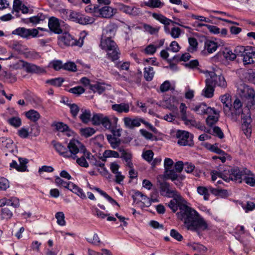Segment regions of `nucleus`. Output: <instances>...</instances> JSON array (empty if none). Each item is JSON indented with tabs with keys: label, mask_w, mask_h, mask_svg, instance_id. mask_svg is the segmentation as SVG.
Listing matches in <instances>:
<instances>
[{
	"label": "nucleus",
	"mask_w": 255,
	"mask_h": 255,
	"mask_svg": "<svg viewBox=\"0 0 255 255\" xmlns=\"http://www.w3.org/2000/svg\"><path fill=\"white\" fill-rule=\"evenodd\" d=\"M14 146L12 139L6 137H0V148L2 150L7 149L9 151H13Z\"/></svg>",
	"instance_id": "nucleus-25"
},
{
	"label": "nucleus",
	"mask_w": 255,
	"mask_h": 255,
	"mask_svg": "<svg viewBox=\"0 0 255 255\" xmlns=\"http://www.w3.org/2000/svg\"><path fill=\"white\" fill-rule=\"evenodd\" d=\"M174 169H166L164 172V177L167 179H170L171 181L176 179V177L179 176Z\"/></svg>",
	"instance_id": "nucleus-48"
},
{
	"label": "nucleus",
	"mask_w": 255,
	"mask_h": 255,
	"mask_svg": "<svg viewBox=\"0 0 255 255\" xmlns=\"http://www.w3.org/2000/svg\"><path fill=\"white\" fill-rule=\"evenodd\" d=\"M90 89L94 93L102 94L106 89V85L104 83H96L90 85Z\"/></svg>",
	"instance_id": "nucleus-35"
},
{
	"label": "nucleus",
	"mask_w": 255,
	"mask_h": 255,
	"mask_svg": "<svg viewBox=\"0 0 255 255\" xmlns=\"http://www.w3.org/2000/svg\"><path fill=\"white\" fill-rule=\"evenodd\" d=\"M52 143L55 150L64 157L68 158V148L63 145L61 143L53 141Z\"/></svg>",
	"instance_id": "nucleus-29"
},
{
	"label": "nucleus",
	"mask_w": 255,
	"mask_h": 255,
	"mask_svg": "<svg viewBox=\"0 0 255 255\" xmlns=\"http://www.w3.org/2000/svg\"><path fill=\"white\" fill-rule=\"evenodd\" d=\"M191 110L195 112L197 114L204 115L212 112L213 108L207 106L204 103H201L192 108Z\"/></svg>",
	"instance_id": "nucleus-21"
},
{
	"label": "nucleus",
	"mask_w": 255,
	"mask_h": 255,
	"mask_svg": "<svg viewBox=\"0 0 255 255\" xmlns=\"http://www.w3.org/2000/svg\"><path fill=\"white\" fill-rule=\"evenodd\" d=\"M112 108L113 110L119 113L128 112V105L126 104H115Z\"/></svg>",
	"instance_id": "nucleus-49"
},
{
	"label": "nucleus",
	"mask_w": 255,
	"mask_h": 255,
	"mask_svg": "<svg viewBox=\"0 0 255 255\" xmlns=\"http://www.w3.org/2000/svg\"><path fill=\"white\" fill-rule=\"evenodd\" d=\"M38 31L36 28L28 29L25 27H18L13 30L11 34L18 35L23 38L29 39L31 37H35L38 35Z\"/></svg>",
	"instance_id": "nucleus-10"
},
{
	"label": "nucleus",
	"mask_w": 255,
	"mask_h": 255,
	"mask_svg": "<svg viewBox=\"0 0 255 255\" xmlns=\"http://www.w3.org/2000/svg\"><path fill=\"white\" fill-rule=\"evenodd\" d=\"M68 190H70L73 193L78 195L82 199H85L86 198V196L83 189L79 187L73 183H72L70 184V187Z\"/></svg>",
	"instance_id": "nucleus-33"
},
{
	"label": "nucleus",
	"mask_w": 255,
	"mask_h": 255,
	"mask_svg": "<svg viewBox=\"0 0 255 255\" xmlns=\"http://www.w3.org/2000/svg\"><path fill=\"white\" fill-rule=\"evenodd\" d=\"M139 132L141 135L143 136L145 139L150 140H156L157 138L151 133L147 131L145 129H140Z\"/></svg>",
	"instance_id": "nucleus-54"
},
{
	"label": "nucleus",
	"mask_w": 255,
	"mask_h": 255,
	"mask_svg": "<svg viewBox=\"0 0 255 255\" xmlns=\"http://www.w3.org/2000/svg\"><path fill=\"white\" fill-rule=\"evenodd\" d=\"M173 199L171 200L168 203V207L172 210L173 212H176L178 208L180 209V212L177 214V217H178V214L181 212V207L183 206H186L185 205L182 204L183 198L179 194V192L177 193V195L172 197Z\"/></svg>",
	"instance_id": "nucleus-15"
},
{
	"label": "nucleus",
	"mask_w": 255,
	"mask_h": 255,
	"mask_svg": "<svg viewBox=\"0 0 255 255\" xmlns=\"http://www.w3.org/2000/svg\"><path fill=\"white\" fill-rule=\"evenodd\" d=\"M181 210V213L178 214V218L184 222L188 230L204 231L208 228L207 222L196 210L187 206H182Z\"/></svg>",
	"instance_id": "nucleus-1"
},
{
	"label": "nucleus",
	"mask_w": 255,
	"mask_h": 255,
	"mask_svg": "<svg viewBox=\"0 0 255 255\" xmlns=\"http://www.w3.org/2000/svg\"><path fill=\"white\" fill-rule=\"evenodd\" d=\"M119 164L115 162L110 164V168L111 171L115 174L116 182L121 184L123 181L124 176L122 175L120 172H119Z\"/></svg>",
	"instance_id": "nucleus-27"
},
{
	"label": "nucleus",
	"mask_w": 255,
	"mask_h": 255,
	"mask_svg": "<svg viewBox=\"0 0 255 255\" xmlns=\"http://www.w3.org/2000/svg\"><path fill=\"white\" fill-rule=\"evenodd\" d=\"M68 148V158L75 160L77 155L84 152L86 149L85 146L77 139H72L70 141L67 145Z\"/></svg>",
	"instance_id": "nucleus-5"
},
{
	"label": "nucleus",
	"mask_w": 255,
	"mask_h": 255,
	"mask_svg": "<svg viewBox=\"0 0 255 255\" xmlns=\"http://www.w3.org/2000/svg\"><path fill=\"white\" fill-rule=\"evenodd\" d=\"M218 47V44L217 42L211 40H206L204 43V51L207 52L208 53L211 54L216 51Z\"/></svg>",
	"instance_id": "nucleus-31"
},
{
	"label": "nucleus",
	"mask_w": 255,
	"mask_h": 255,
	"mask_svg": "<svg viewBox=\"0 0 255 255\" xmlns=\"http://www.w3.org/2000/svg\"><path fill=\"white\" fill-rule=\"evenodd\" d=\"M8 123L14 128H18L21 125V119L18 117H14L9 118L7 120Z\"/></svg>",
	"instance_id": "nucleus-50"
},
{
	"label": "nucleus",
	"mask_w": 255,
	"mask_h": 255,
	"mask_svg": "<svg viewBox=\"0 0 255 255\" xmlns=\"http://www.w3.org/2000/svg\"><path fill=\"white\" fill-rule=\"evenodd\" d=\"M25 115L28 119L33 122L38 121L41 117L39 113L34 110H29L25 113Z\"/></svg>",
	"instance_id": "nucleus-34"
},
{
	"label": "nucleus",
	"mask_w": 255,
	"mask_h": 255,
	"mask_svg": "<svg viewBox=\"0 0 255 255\" xmlns=\"http://www.w3.org/2000/svg\"><path fill=\"white\" fill-rule=\"evenodd\" d=\"M242 129L247 137L251 136L252 133L251 123L252 119L251 116L250 110L249 108H245L241 115Z\"/></svg>",
	"instance_id": "nucleus-6"
},
{
	"label": "nucleus",
	"mask_w": 255,
	"mask_h": 255,
	"mask_svg": "<svg viewBox=\"0 0 255 255\" xmlns=\"http://www.w3.org/2000/svg\"><path fill=\"white\" fill-rule=\"evenodd\" d=\"M141 122V119H128V128H133L135 127H138L140 126Z\"/></svg>",
	"instance_id": "nucleus-59"
},
{
	"label": "nucleus",
	"mask_w": 255,
	"mask_h": 255,
	"mask_svg": "<svg viewBox=\"0 0 255 255\" xmlns=\"http://www.w3.org/2000/svg\"><path fill=\"white\" fill-rule=\"evenodd\" d=\"M55 218L57 219V223L60 226H65L66 222L65 221L64 214L62 212H58L55 214Z\"/></svg>",
	"instance_id": "nucleus-55"
},
{
	"label": "nucleus",
	"mask_w": 255,
	"mask_h": 255,
	"mask_svg": "<svg viewBox=\"0 0 255 255\" xmlns=\"http://www.w3.org/2000/svg\"><path fill=\"white\" fill-rule=\"evenodd\" d=\"M117 13V9L110 6H105L100 8L99 16L102 17L109 18Z\"/></svg>",
	"instance_id": "nucleus-26"
},
{
	"label": "nucleus",
	"mask_w": 255,
	"mask_h": 255,
	"mask_svg": "<svg viewBox=\"0 0 255 255\" xmlns=\"http://www.w3.org/2000/svg\"><path fill=\"white\" fill-rule=\"evenodd\" d=\"M254 58H255V47L247 46V49L243 58L244 64H250L254 63Z\"/></svg>",
	"instance_id": "nucleus-22"
},
{
	"label": "nucleus",
	"mask_w": 255,
	"mask_h": 255,
	"mask_svg": "<svg viewBox=\"0 0 255 255\" xmlns=\"http://www.w3.org/2000/svg\"><path fill=\"white\" fill-rule=\"evenodd\" d=\"M78 19V23L83 25L91 24L94 21V19L93 17L81 14H79Z\"/></svg>",
	"instance_id": "nucleus-42"
},
{
	"label": "nucleus",
	"mask_w": 255,
	"mask_h": 255,
	"mask_svg": "<svg viewBox=\"0 0 255 255\" xmlns=\"http://www.w3.org/2000/svg\"><path fill=\"white\" fill-rule=\"evenodd\" d=\"M87 155L88 160L91 165L101 167L102 171H100V173L102 175H107L108 174V171L105 168L104 163L101 161L100 159L98 157L93 155L91 153L90 154H87Z\"/></svg>",
	"instance_id": "nucleus-16"
},
{
	"label": "nucleus",
	"mask_w": 255,
	"mask_h": 255,
	"mask_svg": "<svg viewBox=\"0 0 255 255\" xmlns=\"http://www.w3.org/2000/svg\"><path fill=\"white\" fill-rule=\"evenodd\" d=\"M211 83L210 81L206 80V86L202 92V95L207 98H211L214 95V87Z\"/></svg>",
	"instance_id": "nucleus-30"
},
{
	"label": "nucleus",
	"mask_w": 255,
	"mask_h": 255,
	"mask_svg": "<svg viewBox=\"0 0 255 255\" xmlns=\"http://www.w3.org/2000/svg\"><path fill=\"white\" fill-rule=\"evenodd\" d=\"M96 190L98 193H99L102 196L104 197L112 205H116L118 206H119V204L114 199H113L108 194H107L105 192L103 191L100 189H97Z\"/></svg>",
	"instance_id": "nucleus-57"
},
{
	"label": "nucleus",
	"mask_w": 255,
	"mask_h": 255,
	"mask_svg": "<svg viewBox=\"0 0 255 255\" xmlns=\"http://www.w3.org/2000/svg\"><path fill=\"white\" fill-rule=\"evenodd\" d=\"M207 118L206 119L207 124L212 127L215 125L219 120V112L216 111L214 108H213L212 112L210 113Z\"/></svg>",
	"instance_id": "nucleus-28"
},
{
	"label": "nucleus",
	"mask_w": 255,
	"mask_h": 255,
	"mask_svg": "<svg viewBox=\"0 0 255 255\" xmlns=\"http://www.w3.org/2000/svg\"><path fill=\"white\" fill-rule=\"evenodd\" d=\"M245 174L238 168H234L231 171H229L228 173L226 172V176L224 177V181L229 182L230 180H232L241 183Z\"/></svg>",
	"instance_id": "nucleus-11"
},
{
	"label": "nucleus",
	"mask_w": 255,
	"mask_h": 255,
	"mask_svg": "<svg viewBox=\"0 0 255 255\" xmlns=\"http://www.w3.org/2000/svg\"><path fill=\"white\" fill-rule=\"evenodd\" d=\"M81 114L80 116V119L82 123L84 124H87L91 118V112L89 110L81 109Z\"/></svg>",
	"instance_id": "nucleus-38"
},
{
	"label": "nucleus",
	"mask_w": 255,
	"mask_h": 255,
	"mask_svg": "<svg viewBox=\"0 0 255 255\" xmlns=\"http://www.w3.org/2000/svg\"><path fill=\"white\" fill-rule=\"evenodd\" d=\"M107 139L113 149L117 148L121 144V140L118 137H114L113 135H111V134H107Z\"/></svg>",
	"instance_id": "nucleus-36"
},
{
	"label": "nucleus",
	"mask_w": 255,
	"mask_h": 255,
	"mask_svg": "<svg viewBox=\"0 0 255 255\" xmlns=\"http://www.w3.org/2000/svg\"><path fill=\"white\" fill-rule=\"evenodd\" d=\"M222 103L223 104V112L227 113L229 110V107H231L232 104L231 96L229 94H226L220 97Z\"/></svg>",
	"instance_id": "nucleus-32"
},
{
	"label": "nucleus",
	"mask_w": 255,
	"mask_h": 255,
	"mask_svg": "<svg viewBox=\"0 0 255 255\" xmlns=\"http://www.w3.org/2000/svg\"><path fill=\"white\" fill-rule=\"evenodd\" d=\"M55 183L57 186H61L67 189H69L70 187V184L72 183L71 182H66L63 180L62 179L58 176L56 177L55 179Z\"/></svg>",
	"instance_id": "nucleus-53"
},
{
	"label": "nucleus",
	"mask_w": 255,
	"mask_h": 255,
	"mask_svg": "<svg viewBox=\"0 0 255 255\" xmlns=\"http://www.w3.org/2000/svg\"><path fill=\"white\" fill-rule=\"evenodd\" d=\"M92 210L94 215L101 219H104L107 216H109V214H105L103 212L100 211L98 208H97L95 206L92 207Z\"/></svg>",
	"instance_id": "nucleus-56"
},
{
	"label": "nucleus",
	"mask_w": 255,
	"mask_h": 255,
	"mask_svg": "<svg viewBox=\"0 0 255 255\" xmlns=\"http://www.w3.org/2000/svg\"><path fill=\"white\" fill-rule=\"evenodd\" d=\"M105 117V116L104 115L100 113L94 114L91 119L92 124L94 126L101 125Z\"/></svg>",
	"instance_id": "nucleus-46"
},
{
	"label": "nucleus",
	"mask_w": 255,
	"mask_h": 255,
	"mask_svg": "<svg viewBox=\"0 0 255 255\" xmlns=\"http://www.w3.org/2000/svg\"><path fill=\"white\" fill-rule=\"evenodd\" d=\"M143 28L145 31L148 32L150 34H156L158 32L159 30V27H153L147 24H144Z\"/></svg>",
	"instance_id": "nucleus-60"
},
{
	"label": "nucleus",
	"mask_w": 255,
	"mask_h": 255,
	"mask_svg": "<svg viewBox=\"0 0 255 255\" xmlns=\"http://www.w3.org/2000/svg\"><path fill=\"white\" fill-rule=\"evenodd\" d=\"M46 15L42 13H38L35 16H33L29 18V21L34 24L40 23L46 19Z\"/></svg>",
	"instance_id": "nucleus-44"
},
{
	"label": "nucleus",
	"mask_w": 255,
	"mask_h": 255,
	"mask_svg": "<svg viewBox=\"0 0 255 255\" xmlns=\"http://www.w3.org/2000/svg\"><path fill=\"white\" fill-rule=\"evenodd\" d=\"M101 47L107 52V57L114 61L119 58V53L115 42L111 38L102 37Z\"/></svg>",
	"instance_id": "nucleus-2"
},
{
	"label": "nucleus",
	"mask_w": 255,
	"mask_h": 255,
	"mask_svg": "<svg viewBox=\"0 0 255 255\" xmlns=\"http://www.w3.org/2000/svg\"><path fill=\"white\" fill-rule=\"evenodd\" d=\"M132 163L128 161V174L129 177L132 180H135V183L137 182V172L135 171L132 167H131Z\"/></svg>",
	"instance_id": "nucleus-61"
},
{
	"label": "nucleus",
	"mask_w": 255,
	"mask_h": 255,
	"mask_svg": "<svg viewBox=\"0 0 255 255\" xmlns=\"http://www.w3.org/2000/svg\"><path fill=\"white\" fill-rule=\"evenodd\" d=\"M152 16L156 20L164 25V30L166 34H170L171 30H170L168 26L170 24L171 20L167 18L162 14L157 13H152Z\"/></svg>",
	"instance_id": "nucleus-17"
},
{
	"label": "nucleus",
	"mask_w": 255,
	"mask_h": 255,
	"mask_svg": "<svg viewBox=\"0 0 255 255\" xmlns=\"http://www.w3.org/2000/svg\"><path fill=\"white\" fill-rule=\"evenodd\" d=\"M48 27L50 30L55 33H61L62 31L60 27L59 20L54 17H51L49 19Z\"/></svg>",
	"instance_id": "nucleus-24"
},
{
	"label": "nucleus",
	"mask_w": 255,
	"mask_h": 255,
	"mask_svg": "<svg viewBox=\"0 0 255 255\" xmlns=\"http://www.w3.org/2000/svg\"><path fill=\"white\" fill-rule=\"evenodd\" d=\"M120 152L121 155L120 156L119 153L116 151L112 150H106L103 153L102 160L103 161H105L107 158L114 157L117 158L120 157L124 159L126 162H128V154L124 149H120Z\"/></svg>",
	"instance_id": "nucleus-14"
},
{
	"label": "nucleus",
	"mask_w": 255,
	"mask_h": 255,
	"mask_svg": "<svg viewBox=\"0 0 255 255\" xmlns=\"http://www.w3.org/2000/svg\"><path fill=\"white\" fill-rule=\"evenodd\" d=\"M86 35L85 31L81 32L79 40H77L73 38L69 33L66 32L59 37L58 44L60 46L76 45L81 47L83 44V40Z\"/></svg>",
	"instance_id": "nucleus-3"
},
{
	"label": "nucleus",
	"mask_w": 255,
	"mask_h": 255,
	"mask_svg": "<svg viewBox=\"0 0 255 255\" xmlns=\"http://www.w3.org/2000/svg\"><path fill=\"white\" fill-rule=\"evenodd\" d=\"M20 65L25 68L26 71L28 73H40L44 71V70L33 64L29 63L23 60H17V62L13 65V67L15 68H18Z\"/></svg>",
	"instance_id": "nucleus-12"
},
{
	"label": "nucleus",
	"mask_w": 255,
	"mask_h": 255,
	"mask_svg": "<svg viewBox=\"0 0 255 255\" xmlns=\"http://www.w3.org/2000/svg\"><path fill=\"white\" fill-rule=\"evenodd\" d=\"M132 198L133 204L140 208L149 207L152 202L159 201L157 198L154 197L153 194H151L150 198H148L139 191H135L132 195Z\"/></svg>",
	"instance_id": "nucleus-4"
},
{
	"label": "nucleus",
	"mask_w": 255,
	"mask_h": 255,
	"mask_svg": "<svg viewBox=\"0 0 255 255\" xmlns=\"http://www.w3.org/2000/svg\"><path fill=\"white\" fill-rule=\"evenodd\" d=\"M189 46L188 47V51L191 53H194L197 50L198 43L197 39L194 37L188 38Z\"/></svg>",
	"instance_id": "nucleus-41"
},
{
	"label": "nucleus",
	"mask_w": 255,
	"mask_h": 255,
	"mask_svg": "<svg viewBox=\"0 0 255 255\" xmlns=\"http://www.w3.org/2000/svg\"><path fill=\"white\" fill-rule=\"evenodd\" d=\"M176 137L178 138L177 143L180 146H192L194 144L193 135L189 132L178 130L176 133Z\"/></svg>",
	"instance_id": "nucleus-9"
},
{
	"label": "nucleus",
	"mask_w": 255,
	"mask_h": 255,
	"mask_svg": "<svg viewBox=\"0 0 255 255\" xmlns=\"http://www.w3.org/2000/svg\"><path fill=\"white\" fill-rule=\"evenodd\" d=\"M226 171L224 173L220 172L217 171H212L211 172V177L212 181H215L217 178H222L224 180V177L226 176Z\"/></svg>",
	"instance_id": "nucleus-62"
},
{
	"label": "nucleus",
	"mask_w": 255,
	"mask_h": 255,
	"mask_svg": "<svg viewBox=\"0 0 255 255\" xmlns=\"http://www.w3.org/2000/svg\"><path fill=\"white\" fill-rule=\"evenodd\" d=\"M247 49V47H245L244 46H237L234 49V52H235L236 55L240 56H244L245 52Z\"/></svg>",
	"instance_id": "nucleus-64"
},
{
	"label": "nucleus",
	"mask_w": 255,
	"mask_h": 255,
	"mask_svg": "<svg viewBox=\"0 0 255 255\" xmlns=\"http://www.w3.org/2000/svg\"><path fill=\"white\" fill-rule=\"evenodd\" d=\"M8 200L6 201V205L7 206H11L13 208H18L20 206V203L19 199L16 197H11L9 199L7 198Z\"/></svg>",
	"instance_id": "nucleus-51"
},
{
	"label": "nucleus",
	"mask_w": 255,
	"mask_h": 255,
	"mask_svg": "<svg viewBox=\"0 0 255 255\" xmlns=\"http://www.w3.org/2000/svg\"><path fill=\"white\" fill-rule=\"evenodd\" d=\"M144 70V77L145 79L147 81H151L155 74L153 68L148 66L145 67Z\"/></svg>",
	"instance_id": "nucleus-39"
},
{
	"label": "nucleus",
	"mask_w": 255,
	"mask_h": 255,
	"mask_svg": "<svg viewBox=\"0 0 255 255\" xmlns=\"http://www.w3.org/2000/svg\"><path fill=\"white\" fill-rule=\"evenodd\" d=\"M187 107L185 104L182 103L180 106V112L181 114V118L187 125L192 124L194 123V120L192 119V116L189 113H187Z\"/></svg>",
	"instance_id": "nucleus-19"
},
{
	"label": "nucleus",
	"mask_w": 255,
	"mask_h": 255,
	"mask_svg": "<svg viewBox=\"0 0 255 255\" xmlns=\"http://www.w3.org/2000/svg\"><path fill=\"white\" fill-rule=\"evenodd\" d=\"M19 167L18 169L19 172H24L27 170L26 164L28 163V159L24 158L19 157L18 158Z\"/></svg>",
	"instance_id": "nucleus-58"
},
{
	"label": "nucleus",
	"mask_w": 255,
	"mask_h": 255,
	"mask_svg": "<svg viewBox=\"0 0 255 255\" xmlns=\"http://www.w3.org/2000/svg\"><path fill=\"white\" fill-rule=\"evenodd\" d=\"M181 32L182 31L180 28L178 27H173L171 29L170 35L172 38L176 39L180 36Z\"/></svg>",
	"instance_id": "nucleus-63"
},
{
	"label": "nucleus",
	"mask_w": 255,
	"mask_h": 255,
	"mask_svg": "<svg viewBox=\"0 0 255 255\" xmlns=\"http://www.w3.org/2000/svg\"><path fill=\"white\" fill-rule=\"evenodd\" d=\"M242 104L239 99H236L233 104H231V107H229V112L225 113L226 116L230 118L233 121H236L241 114H243V111L245 108H242Z\"/></svg>",
	"instance_id": "nucleus-7"
},
{
	"label": "nucleus",
	"mask_w": 255,
	"mask_h": 255,
	"mask_svg": "<svg viewBox=\"0 0 255 255\" xmlns=\"http://www.w3.org/2000/svg\"><path fill=\"white\" fill-rule=\"evenodd\" d=\"M1 76H3L4 80L8 83H13L16 81L15 76L9 72L2 71Z\"/></svg>",
	"instance_id": "nucleus-45"
},
{
	"label": "nucleus",
	"mask_w": 255,
	"mask_h": 255,
	"mask_svg": "<svg viewBox=\"0 0 255 255\" xmlns=\"http://www.w3.org/2000/svg\"><path fill=\"white\" fill-rule=\"evenodd\" d=\"M197 192L200 195L204 196L205 200H208L209 199V193L208 187L199 186L197 189Z\"/></svg>",
	"instance_id": "nucleus-47"
},
{
	"label": "nucleus",
	"mask_w": 255,
	"mask_h": 255,
	"mask_svg": "<svg viewBox=\"0 0 255 255\" xmlns=\"http://www.w3.org/2000/svg\"><path fill=\"white\" fill-rule=\"evenodd\" d=\"M95 132L96 130L94 128L91 127L81 128L80 129V133L81 136L86 138L93 135Z\"/></svg>",
	"instance_id": "nucleus-40"
},
{
	"label": "nucleus",
	"mask_w": 255,
	"mask_h": 255,
	"mask_svg": "<svg viewBox=\"0 0 255 255\" xmlns=\"http://www.w3.org/2000/svg\"><path fill=\"white\" fill-rule=\"evenodd\" d=\"M117 28L116 24L109 23L103 29L102 37L112 38L116 34Z\"/></svg>",
	"instance_id": "nucleus-20"
},
{
	"label": "nucleus",
	"mask_w": 255,
	"mask_h": 255,
	"mask_svg": "<svg viewBox=\"0 0 255 255\" xmlns=\"http://www.w3.org/2000/svg\"><path fill=\"white\" fill-rule=\"evenodd\" d=\"M206 80L211 82L210 83L214 87L216 86L225 88L227 86V83L225 78L222 76L217 75L214 72H206Z\"/></svg>",
	"instance_id": "nucleus-8"
},
{
	"label": "nucleus",
	"mask_w": 255,
	"mask_h": 255,
	"mask_svg": "<svg viewBox=\"0 0 255 255\" xmlns=\"http://www.w3.org/2000/svg\"><path fill=\"white\" fill-rule=\"evenodd\" d=\"M0 216L2 219H9L12 215V212L7 208H4L0 210Z\"/></svg>",
	"instance_id": "nucleus-52"
},
{
	"label": "nucleus",
	"mask_w": 255,
	"mask_h": 255,
	"mask_svg": "<svg viewBox=\"0 0 255 255\" xmlns=\"http://www.w3.org/2000/svg\"><path fill=\"white\" fill-rule=\"evenodd\" d=\"M178 101L175 96H171L162 102V106L173 112L177 111Z\"/></svg>",
	"instance_id": "nucleus-18"
},
{
	"label": "nucleus",
	"mask_w": 255,
	"mask_h": 255,
	"mask_svg": "<svg viewBox=\"0 0 255 255\" xmlns=\"http://www.w3.org/2000/svg\"><path fill=\"white\" fill-rule=\"evenodd\" d=\"M160 192L161 195L167 197H172L177 195V192L176 190L171 188L170 184L166 181H160L158 180Z\"/></svg>",
	"instance_id": "nucleus-13"
},
{
	"label": "nucleus",
	"mask_w": 255,
	"mask_h": 255,
	"mask_svg": "<svg viewBox=\"0 0 255 255\" xmlns=\"http://www.w3.org/2000/svg\"><path fill=\"white\" fill-rule=\"evenodd\" d=\"M87 154H90V152L86 149L84 152H82L77 155V157L75 159L76 160V163L79 166L85 168L89 167V165L87 161V160H88Z\"/></svg>",
	"instance_id": "nucleus-23"
},
{
	"label": "nucleus",
	"mask_w": 255,
	"mask_h": 255,
	"mask_svg": "<svg viewBox=\"0 0 255 255\" xmlns=\"http://www.w3.org/2000/svg\"><path fill=\"white\" fill-rule=\"evenodd\" d=\"M146 5L150 8H160L164 5V3L160 0H148L144 2L141 5Z\"/></svg>",
	"instance_id": "nucleus-37"
},
{
	"label": "nucleus",
	"mask_w": 255,
	"mask_h": 255,
	"mask_svg": "<svg viewBox=\"0 0 255 255\" xmlns=\"http://www.w3.org/2000/svg\"><path fill=\"white\" fill-rule=\"evenodd\" d=\"M223 55L227 60H234L236 58L235 52L229 48H226L223 51Z\"/></svg>",
	"instance_id": "nucleus-43"
}]
</instances>
